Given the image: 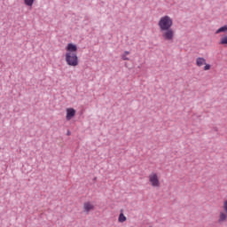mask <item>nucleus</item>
Listing matches in <instances>:
<instances>
[{
  "label": "nucleus",
  "instance_id": "obj_9",
  "mask_svg": "<svg viewBox=\"0 0 227 227\" xmlns=\"http://www.w3.org/2000/svg\"><path fill=\"white\" fill-rule=\"evenodd\" d=\"M129 54H130L129 51H126L121 55V58L123 61H129L130 59H129Z\"/></svg>",
  "mask_w": 227,
  "mask_h": 227
},
{
  "label": "nucleus",
  "instance_id": "obj_12",
  "mask_svg": "<svg viewBox=\"0 0 227 227\" xmlns=\"http://www.w3.org/2000/svg\"><path fill=\"white\" fill-rule=\"evenodd\" d=\"M24 3L27 6H33L35 0H24Z\"/></svg>",
  "mask_w": 227,
  "mask_h": 227
},
{
  "label": "nucleus",
  "instance_id": "obj_4",
  "mask_svg": "<svg viewBox=\"0 0 227 227\" xmlns=\"http://www.w3.org/2000/svg\"><path fill=\"white\" fill-rule=\"evenodd\" d=\"M227 223V200L223 203V210L219 212L217 216V223L224 224Z\"/></svg>",
  "mask_w": 227,
  "mask_h": 227
},
{
  "label": "nucleus",
  "instance_id": "obj_5",
  "mask_svg": "<svg viewBox=\"0 0 227 227\" xmlns=\"http://www.w3.org/2000/svg\"><path fill=\"white\" fill-rule=\"evenodd\" d=\"M91 210H95V205L91 201H86L83 203V212L90 214Z\"/></svg>",
  "mask_w": 227,
  "mask_h": 227
},
{
  "label": "nucleus",
  "instance_id": "obj_2",
  "mask_svg": "<svg viewBox=\"0 0 227 227\" xmlns=\"http://www.w3.org/2000/svg\"><path fill=\"white\" fill-rule=\"evenodd\" d=\"M66 62L69 67H77L79 65V57H77V45L68 43L66 48Z\"/></svg>",
  "mask_w": 227,
  "mask_h": 227
},
{
  "label": "nucleus",
  "instance_id": "obj_7",
  "mask_svg": "<svg viewBox=\"0 0 227 227\" xmlns=\"http://www.w3.org/2000/svg\"><path fill=\"white\" fill-rule=\"evenodd\" d=\"M197 67H203V65H207V59L205 58L199 57L196 59Z\"/></svg>",
  "mask_w": 227,
  "mask_h": 227
},
{
  "label": "nucleus",
  "instance_id": "obj_6",
  "mask_svg": "<svg viewBox=\"0 0 227 227\" xmlns=\"http://www.w3.org/2000/svg\"><path fill=\"white\" fill-rule=\"evenodd\" d=\"M74 116H75V109L67 108V116H66L67 121H70V120H72V118H74Z\"/></svg>",
  "mask_w": 227,
  "mask_h": 227
},
{
  "label": "nucleus",
  "instance_id": "obj_8",
  "mask_svg": "<svg viewBox=\"0 0 227 227\" xmlns=\"http://www.w3.org/2000/svg\"><path fill=\"white\" fill-rule=\"evenodd\" d=\"M119 223H125L127 221V216L123 214V209L121 210V214L119 215L118 217Z\"/></svg>",
  "mask_w": 227,
  "mask_h": 227
},
{
  "label": "nucleus",
  "instance_id": "obj_11",
  "mask_svg": "<svg viewBox=\"0 0 227 227\" xmlns=\"http://www.w3.org/2000/svg\"><path fill=\"white\" fill-rule=\"evenodd\" d=\"M219 45H224V46L227 45V35H223V36L220 38Z\"/></svg>",
  "mask_w": 227,
  "mask_h": 227
},
{
  "label": "nucleus",
  "instance_id": "obj_3",
  "mask_svg": "<svg viewBox=\"0 0 227 227\" xmlns=\"http://www.w3.org/2000/svg\"><path fill=\"white\" fill-rule=\"evenodd\" d=\"M149 185L153 189H160V176L157 172H152L148 176Z\"/></svg>",
  "mask_w": 227,
  "mask_h": 227
},
{
  "label": "nucleus",
  "instance_id": "obj_10",
  "mask_svg": "<svg viewBox=\"0 0 227 227\" xmlns=\"http://www.w3.org/2000/svg\"><path fill=\"white\" fill-rule=\"evenodd\" d=\"M219 33H227V25L221 27L215 31V35H219Z\"/></svg>",
  "mask_w": 227,
  "mask_h": 227
},
{
  "label": "nucleus",
  "instance_id": "obj_13",
  "mask_svg": "<svg viewBox=\"0 0 227 227\" xmlns=\"http://www.w3.org/2000/svg\"><path fill=\"white\" fill-rule=\"evenodd\" d=\"M211 66L209 64H205L204 70H210Z\"/></svg>",
  "mask_w": 227,
  "mask_h": 227
},
{
  "label": "nucleus",
  "instance_id": "obj_1",
  "mask_svg": "<svg viewBox=\"0 0 227 227\" xmlns=\"http://www.w3.org/2000/svg\"><path fill=\"white\" fill-rule=\"evenodd\" d=\"M158 27L165 42H173L175 40V30L171 28L173 27V18L168 15L160 17L158 21Z\"/></svg>",
  "mask_w": 227,
  "mask_h": 227
}]
</instances>
